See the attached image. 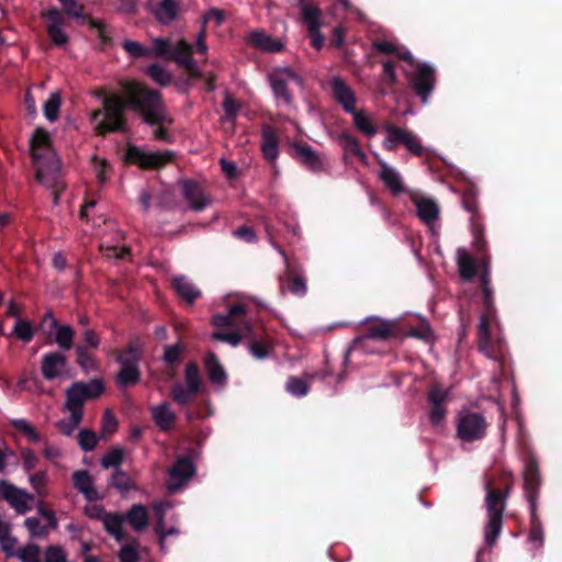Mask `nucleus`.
I'll list each match as a JSON object with an SVG mask.
<instances>
[{
    "instance_id": "9d476101",
    "label": "nucleus",
    "mask_w": 562,
    "mask_h": 562,
    "mask_svg": "<svg viewBox=\"0 0 562 562\" xmlns=\"http://www.w3.org/2000/svg\"><path fill=\"white\" fill-rule=\"evenodd\" d=\"M487 422L480 413H468L459 418L457 432L465 442L481 440L486 435Z\"/></svg>"
},
{
    "instance_id": "09e8293b",
    "label": "nucleus",
    "mask_w": 562,
    "mask_h": 562,
    "mask_svg": "<svg viewBox=\"0 0 562 562\" xmlns=\"http://www.w3.org/2000/svg\"><path fill=\"white\" fill-rule=\"evenodd\" d=\"M196 394V392L190 391L189 387L180 383L175 384L170 391L172 400L181 406H187Z\"/></svg>"
},
{
    "instance_id": "72a5a7b5",
    "label": "nucleus",
    "mask_w": 562,
    "mask_h": 562,
    "mask_svg": "<svg viewBox=\"0 0 562 562\" xmlns=\"http://www.w3.org/2000/svg\"><path fill=\"white\" fill-rule=\"evenodd\" d=\"M247 338L249 339L248 350L254 358L263 360L272 353L273 346L270 339L267 336L262 338L258 337L255 333L254 326L251 327V335Z\"/></svg>"
},
{
    "instance_id": "7c9ffc66",
    "label": "nucleus",
    "mask_w": 562,
    "mask_h": 562,
    "mask_svg": "<svg viewBox=\"0 0 562 562\" xmlns=\"http://www.w3.org/2000/svg\"><path fill=\"white\" fill-rule=\"evenodd\" d=\"M150 414L155 424L164 432L170 431L177 419L176 414L170 409L167 402L151 407Z\"/></svg>"
},
{
    "instance_id": "f03ea898",
    "label": "nucleus",
    "mask_w": 562,
    "mask_h": 562,
    "mask_svg": "<svg viewBox=\"0 0 562 562\" xmlns=\"http://www.w3.org/2000/svg\"><path fill=\"white\" fill-rule=\"evenodd\" d=\"M484 488L486 492L484 504L487 514L484 540L485 544L491 548L496 543L503 529V515L513 490V475L503 472L498 486H494L492 481H486Z\"/></svg>"
},
{
    "instance_id": "bf43d9fd",
    "label": "nucleus",
    "mask_w": 562,
    "mask_h": 562,
    "mask_svg": "<svg viewBox=\"0 0 562 562\" xmlns=\"http://www.w3.org/2000/svg\"><path fill=\"white\" fill-rule=\"evenodd\" d=\"M403 146L417 157H424L427 154V148L422 145L418 136L411 131L405 136Z\"/></svg>"
},
{
    "instance_id": "3c124183",
    "label": "nucleus",
    "mask_w": 562,
    "mask_h": 562,
    "mask_svg": "<svg viewBox=\"0 0 562 562\" xmlns=\"http://www.w3.org/2000/svg\"><path fill=\"white\" fill-rule=\"evenodd\" d=\"M11 426L22 432L29 441L36 443L41 440V435L38 431L25 419H13L11 422Z\"/></svg>"
},
{
    "instance_id": "79ce46f5",
    "label": "nucleus",
    "mask_w": 562,
    "mask_h": 562,
    "mask_svg": "<svg viewBox=\"0 0 562 562\" xmlns=\"http://www.w3.org/2000/svg\"><path fill=\"white\" fill-rule=\"evenodd\" d=\"M124 517L120 514H104L103 526L108 533L113 536L115 540L122 541L124 539L123 532Z\"/></svg>"
},
{
    "instance_id": "423d86ee",
    "label": "nucleus",
    "mask_w": 562,
    "mask_h": 562,
    "mask_svg": "<svg viewBox=\"0 0 562 562\" xmlns=\"http://www.w3.org/2000/svg\"><path fill=\"white\" fill-rule=\"evenodd\" d=\"M400 335L398 325L396 322L373 318L369 319L366 324V331L363 335L356 337L349 345L348 351L366 350L369 340H389Z\"/></svg>"
},
{
    "instance_id": "774afa93",
    "label": "nucleus",
    "mask_w": 562,
    "mask_h": 562,
    "mask_svg": "<svg viewBox=\"0 0 562 562\" xmlns=\"http://www.w3.org/2000/svg\"><path fill=\"white\" fill-rule=\"evenodd\" d=\"M406 335L422 339L424 341H428L432 336V330L427 323L422 322L418 324V326L411 327Z\"/></svg>"
},
{
    "instance_id": "20e7f679",
    "label": "nucleus",
    "mask_w": 562,
    "mask_h": 562,
    "mask_svg": "<svg viewBox=\"0 0 562 562\" xmlns=\"http://www.w3.org/2000/svg\"><path fill=\"white\" fill-rule=\"evenodd\" d=\"M247 306L243 303L233 304L226 314H215L212 316L211 324L215 327H231L232 331L215 330L212 339L224 341L233 347H237L243 338L251 335V323L245 316Z\"/></svg>"
},
{
    "instance_id": "338daca9",
    "label": "nucleus",
    "mask_w": 562,
    "mask_h": 562,
    "mask_svg": "<svg viewBox=\"0 0 562 562\" xmlns=\"http://www.w3.org/2000/svg\"><path fill=\"white\" fill-rule=\"evenodd\" d=\"M30 144L32 149L44 148L49 145V134L46 130L38 127L34 131Z\"/></svg>"
},
{
    "instance_id": "a18cd8bd",
    "label": "nucleus",
    "mask_w": 562,
    "mask_h": 562,
    "mask_svg": "<svg viewBox=\"0 0 562 562\" xmlns=\"http://www.w3.org/2000/svg\"><path fill=\"white\" fill-rule=\"evenodd\" d=\"M338 142L346 153L353 155L360 159L366 158V154L361 149L360 142L351 133L342 132L338 136Z\"/></svg>"
},
{
    "instance_id": "6e6d98bb",
    "label": "nucleus",
    "mask_w": 562,
    "mask_h": 562,
    "mask_svg": "<svg viewBox=\"0 0 562 562\" xmlns=\"http://www.w3.org/2000/svg\"><path fill=\"white\" fill-rule=\"evenodd\" d=\"M124 459V451L121 448H114L105 453L101 459V465L104 469H120Z\"/></svg>"
},
{
    "instance_id": "aec40b11",
    "label": "nucleus",
    "mask_w": 562,
    "mask_h": 562,
    "mask_svg": "<svg viewBox=\"0 0 562 562\" xmlns=\"http://www.w3.org/2000/svg\"><path fill=\"white\" fill-rule=\"evenodd\" d=\"M195 465L189 457H179L168 470V475L171 481L169 490L176 491L184 485L187 481L195 474Z\"/></svg>"
},
{
    "instance_id": "0eeeda50",
    "label": "nucleus",
    "mask_w": 562,
    "mask_h": 562,
    "mask_svg": "<svg viewBox=\"0 0 562 562\" xmlns=\"http://www.w3.org/2000/svg\"><path fill=\"white\" fill-rule=\"evenodd\" d=\"M63 5L65 13L71 18H75L81 24H86L90 30L94 31L100 40L102 48L112 45L113 40L108 30V25L100 20L93 19L92 16L83 13V5L77 0H58Z\"/></svg>"
},
{
    "instance_id": "f257e3e1",
    "label": "nucleus",
    "mask_w": 562,
    "mask_h": 562,
    "mask_svg": "<svg viewBox=\"0 0 562 562\" xmlns=\"http://www.w3.org/2000/svg\"><path fill=\"white\" fill-rule=\"evenodd\" d=\"M120 86L127 109L138 112L144 123L173 124V119L169 115L162 94L158 90L136 80H122Z\"/></svg>"
},
{
    "instance_id": "37998d69",
    "label": "nucleus",
    "mask_w": 562,
    "mask_h": 562,
    "mask_svg": "<svg viewBox=\"0 0 562 562\" xmlns=\"http://www.w3.org/2000/svg\"><path fill=\"white\" fill-rule=\"evenodd\" d=\"M477 192L473 186H467L462 191L461 203L463 209L471 213L472 223H476L479 216Z\"/></svg>"
},
{
    "instance_id": "f3484780",
    "label": "nucleus",
    "mask_w": 562,
    "mask_h": 562,
    "mask_svg": "<svg viewBox=\"0 0 562 562\" xmlns=\"http://www.w3.org/2000/svg\"><path fill=\"white\" fill-rule=\"evenodd\" d=\"M193 47L184 38L179 40L175 46H172L171 54L168 60L177 63L180 67L186 69L190 76L200 77L201 72L196 66L195 60L192 58Z\"/></svg>"
},
{
    "instance_id": "a19ab883",
    "label": "nucleus",
    "mask_w": 562,
    "mask_h": 562,
    "mask_svg": "<svg viewBox=\"0 0 562 562\" xmlns=\"http://www.w3.org/2000/svg\"><path fill=\"white\" fill-rule=\"evenodd\" d=\"M140 381L139 366H121L116 375V383L120 387H128Z\"/></svg>"
},
{
    "instance_id": "c9c22d12",
    "label": "nucleus",
    "mask_w": 562,
    "mask_h": 562,
    "mask_svg": "<svg viewBox=\"0 0 562 562\" xmlns=\"http://www.w3.org/2000/svg\"><path fill=\"white\" fill-rule=\"evenodd\" d=\"M116 357V361L120 366H138L143 350L138 340L130 341L126 347L122 350L113 351Z\"/></svg>"
},
{
    "instance_id": "e433bc0d",
    "label": "nucleus",
    "mask_w": 562,
    "mask_h": 562,
    "mask_svg": "<svg viewBox=\"0 0 562 562\" xmlns=\"http://www.w3.org/2000/svg\"><path fill=\"white\" fill-rule=\"evenodd\" d=\"M124 520H126L135 531H143L149 524L148 510L142 504H134L126 512Z\"/></svg>"
},
{
    "instance_id": "6e6552de",
    "label": "nucleus",
    "mask_w": 562,
    "mask_h": 562,
    "mask_svg": "<svg viewBox=\"0 0 562 562\" xmlns=\"http://www.w3.org/2000/svg\"><path fill=\"white\" fill-rule=\"evenodd\" d=\"M175 157L171 150L166 151H145L140 148L130 145L125 153L127 164L137 165L145 170H155L164 168Z\"/></svg>"
},
{
    "instance_id": "c03bdc74",
    "label": "nucleus",
    "mask_w": 562,
    "mask_h": 562,
    "mask_svg": "<svg viewBox=\"0 0 562 562\" xmlns=\"http://www.w3.org/2000/svg\"><path fill=\"white\" fill-rule=\"evenodd\" d=\"M385 131L387 136L384 139L383 146L390 151L394 150L398 144L403 145L404 138L408 133V130L397 127L393 124H387Z\"/></svg>"
},
{
    "instance_id": "a211bd4d",
    "label": "nucleus",
    "mask_w": 562,
    "mask_h": 562,
    "mask_svg": "<svg viewBox=\"0 0 562 562\" xmlns=\"http://www.w3.org/2000/svg\"><path fill=\"white\" fill-rule=\"evenodd\" d=\"M427 400L430 405L429 420L432 425H439L446 418L448 390L442 389L440 384H434L428 390Z\"/></svg>"
},
{
    "instance_id": "e2e57ef3",
    "label": "nucleus",
    "mask_w": 562,
    "mask_h": 562,
    "mask_svg": "<svg viewBox=\"0 0 562 562\" xmlns=\"http://www.w3.org/2000/svg\"><path fill=\"white\" fill-rule=\"evenodd\" d=\"M183 351L184 346L180 342L166 346L162 359L169 366L177 364L181 360Z\"/></svg>"
},
{
    "instance_id": "58836bf2",
    "label": "nucleus",
    "mask_w": 562,
    "mask_h": 562,
    "mask_svg": "<svg viewBox=\"0 0 562 562\" xmlns=\"http://www.w3.org/2000/svg\"><path fill=\"white\" fill-rule=\"evenodd\" d=\"M457 263L460 278L464 281H471L477 274V265L475 260L464 250L459 249Z\"/></svg>"
},
{
    "instance_id": "bb28decb",
    "label": "nucleus",
    "mask_w": 562,
    "mask_h": 562,
    "mask_svg": "<svg viewBox=\"0 0 562 562\" xmlns=\"http://www.w3.org/2000/svg\"><path fill=\"white\" fill-rule=\"evenodd\" d=\"M75 488L81 493L89 502L99 501L102 495L98 493L93 485V480L87 470H79L72 473Z\"/></svg>"
},
{
    "instance_id": "0e129e2a",
    "label": "nucleus",
    "mask_w": 562,
    "mask_h": 562,
    "mask_svg": "<svg viewBox=\"0 0 562 562\" xmlns=\"http://www.w3.org/2000/svg\"><path fill=\"white\" fill-rule=\"evenodd\" d=\"M472 231H473V247L476 250L477 254L483 255L482 258L485 255L486 251V240L483 238V227L479 223H472Z\"/></svg>"
},
{
    "instance_id": "49530a36",
    "label": "nucleus",
    "mask_w": 562,
    "mask_h": 562,
    "mask_svg": "<svg viewBox=\"0 0 562 562\" xmlns=\"http://www.w3.org/2000/svg\"><path fill=\"white\" fill-rule=\"evenodd\" d=\"M110 483L122 494L136 490V485L131 479V476L121 469L114 470L110 479Z\"/></svg>"
},
{
    "instance_id": "de8ad7c7",
    "label": "nucleus",
    "mask_w": 562,
    "mask_h": 562,
    "mask_svg": "<svg viewBox=\"0 0 562 562\" xmlns=\"http://www.w3.org/2000/svg\"><path fill=\"white\" fill-rule=\"evenodd\" d=\"M186 386L190 391L199 393L201 390V374L200 368L195 362H189L184 370Z\"/></svg>"
},
{
    "instance_id": "680f3d73",
    "label": "nucleus",
    "mask_w": 562,
    "mask_h": 562,
    "mask_svg": "<svg viewBox=\"0 0 562 562\" xmlns=\"http://www.w3.org/2000/svg\"><path fill=\"white\" fill-rule=\"evenodd\" d=\"M78 443L85 452H89L97 447L98 437L92 430L82 429L78 434Z\"/></svg>"
},
{
    "instance_id": "c85d7f7f",
    "label": "nucleus",
    "mask_w": 562,
    "mask_h": 562,
    "mask_svg": "<svg viewBox=\"0 0 562 562\" xmlns=\"http://www.w3.org/2000/svg\"><path fill=\"white\" fill-rule=\"evenodd\" d=\"M380 172L379 177L385 184V187L392 192L394 195H400L405 191L402 177L396 171L395 168L389 166L384 161H380Z\"/></svg>"
},
{
    "instance_id": "1a4fd4ad",
    "label": "nucleus",
    "mask_w": 562,
    "mask_h": 562,
    "mask_svg": "<svg viewBox=\"0 0 562 562\" xmlns=\"http://www.w3.org/2000/svg\"><path fill=\"white\" fill-rule=\"evenodd\" d=\"M411 88L414 93L426 104L435 88V69L428 64H416V68L408 75Z\"/></svg>"
},
{
    "instance_id": "b1692460",
    "label": "nucleus",
    "mask_w": 562,
    "mask_h": 562,
    "mask_svg": "<svg viewBox=\"0 0 562 562\" xmlns=\"http://www.w3.org/2000/svg\"><path fill=\"white\" fill-rule=\"evenodd\" d=\"M49 322V326L56 330L55 341L61 350H70L74 347L75 330L69 325H59L52 312L44 315L43 323Z\"/></svg>"
},
{
    "instance_id": "4468645a",
    "label": "nucleus",
    "mask_w": 562,
    "mask_h": 562,
    "mask_svg": "<svg viewBox=\"0 0 562 562\" xmlns=\"http://www.w3.org/2000/svg\"><path fill=\"white\" fill-rule=\"evenodd\" d=\"M495 315L482 313L477 326L479 350L490 359H498L501 355V342L494 341L491 337V322Z\"/></svg>"
},
{
    "instance_id": "052dcab7",
    "label": "nucleus",
    "mask_w": 562,
    "mask_h": 562,
    "mask_svg": "<svg viewBox=\"0 0 562 562\" xmlns=\"http://www.w3.org/2000/svg\"><path fill=\"white\" fill-rule=\"evenodd\" d=\"M13 334L22 341L29 342L33 339L34 328L29 321L19 318L15 322Z\"/></svg>"
},
{
    "instance_id": "c756f323",
    "label": "nucleus",
    "mask_w": 562,
    "mask_h": 562,
    "mask_svg": "<svg viewBox=\"0 0 562 562\" xmlns=\"http://www.w3.org/2000/svg\"><path fill=\"white\" fill-rule=\"evenodd\" d=\"M297 7L301 12L302 22L306 25L308 32L321 30L322 11L307 0H299Z\"/></svg>"
},
{
    "instance_id": "f8f14e48",
    "label": "nucleus",
    "mask_w": 562,
    "mask_h": 562,
    "mask_svg": "<svg viewBox=\"0 0 562 562\" xmlns=\"http://www.w3.org/2000/svg\"><path fill=\"white\" fill-rule=\"evenodd\" d=\"M269 81L274 97L286 104L293 101L288 81H293L299 86L303 85V79L292 68L285 67L269 75Z\"/></svg>"
},
{
    "instance_id": "603ef678",
    "label": "nucleus",
    "mask_w": 562,
    "mask_h": 562,
    "mask_svg": "<svg viewBox=\"0 0 562 562\" xmlns=\"http://www.w3.org/2000/svg\"><path fill=\"white\" fill-rule=\"evenodd\" d=\"M122 47L133 58L151 57L150 48L145 47L139 42L133 40H125L122 43Z\"/></svg>"
},
{
    "instance_id": "39448f33",
    "label": "nucleus",
    "mask_w": 562,
    "mask_h": 562,
    "mask_svg": "<svg viewBox=\"0 0 562 562\" xmlns=\"http://www.w3.org/2000/svg\"><path fill=\"white\" fill-rule=\"evenodd\" d=\"M127 105L119 94L105 95L102 100V108L91 113V120L97 122L95 134L104 136L108 133L125 132L127 120L125 110Z\"/></svg>"
},
{
    "instance_id": "9b49d317",
    "label": "nucleus",
    "mask_w": 562,
    "mask_h": 562,
    "mask_svg": "<svg viewBox=\"0 0 562 562\" xmlns=\"http://www.w3.org/2000/svg\"><path fill=\"white\" fill-rule=\"evenodd\" d=\"M104 392V383L101 379H92L88 382L76 381L66 390V397L74 405L83 406L87 400L100 397Z\"/></svg>"
},
{
    "instance_id": "5701e85b",
    "label": "nucleus",
    "mask_w": 562,
    "mask_h": 562,
    "mask_svg": "<svg viewBox=\"0 0 562 562\" xmlns=\"http://www.w3.org/2000/svg\"><path fill=\"white\" fill-rule=\"evenodd\" d=\"M68 363L67 357L59 351L47 352L42 357L41 371L45 380L53 381L63 375Z\"/></svg>"
},
{
    "instance_id": "864d4df0",
    "label": "nucleus",
    "mask_w": 562,
    "mask_h": 562,
    "mask_svg": "<svg viewBox=\"0 0 562 562\" xmlns=\"http://www.w3.org/2000/svg\"><path fill=\"white\" fill-rule=\"evenodd\" d=\"M146 74L158 85L165 87L171 82L170 74L159 64L155 63L147 67Z\"/></svg>"
},
{
    "instance_id": "4d7b16f0",
    "label": "nucleus",
    "mask_w": 562,
    "mask_h": 562,
    "mask_svg": "<svg viewBox=\"0 0 562 562\" xmlns=\"http://www.w3.org/2000/svg\"><path fill=\"white\" fill-rule=\"evenodd\" d=\"M24 526L32 538H46L48 535V524L46 526L42 525L36 517L26 518L24 520Z\"/></svg>"
},
{
    "instance_id": "2f4dec72",
    "label": "nucleus",
    "mask_w": 562,
    "mask_h": 562,
    "mask_svg": "<svg viewBox=\"0 0 562 562\" xmlns=\"http://www.w3.org/2000/svg\"><path fill=\"white\" fill-rule=\"evenodd\" d=\"M180 4L177 0H160L153 9L155 18L165 25L178 19Z\"/></svg>"
},
{
    "instance_id": "a878e982",
    "label": "nucleus",
    "mask_w": 562,
    "mask_h": 562,
    "mask_svg": "<svg viewBox=\"0 0 562 562\" xmlns=\"http://www.w3.org/2000/svg\"><path fill=\"white\" fill-rule=\"evenodd\" d=\"M261 151L263 158L269 162H274L279 157V135L268 124L261 127Z\"/></svg>"
},
{
    "instance_id": "2eb2a0df",
    "label": "nucleus",
    "mask_w": 562,
    "mask_h": 562,
    "mask_svg": "<svg viewBox=\"0 0 562 562\" xmlns=\"http://www.w3.org/2000/svg\"><path fill=\"white\" fill-rule=\"evenodd\" d=\"M278 250L281 254V256L284 258L285 266H286L284 274L282 277H280L281 291L283 293L290 292L296 296H304L307 292L306 279L304 278V276L301 272L296 271V269H294L291 266V263L289 262V259L285 255V251L280 248Z\"/></svg>"
},
{
    "instance_id": "4c0bfd02",
    "label": "nucleus",
    "mask_w": 562,
    "mask_h": 562,
    "mask_svg": "<svg viewBox=\"0 0 562 562\" xmlns=\"http://www.w3.org/2000/svg\"><path fill=\"white\" fill-rule=\"evenodd\" d=\"M418 217L426 224H431L439 217L438 204L428 198H414Z\"/></svg>"
},
{
    "instance_id": "6ab92c4d",
    "label": "nucleus",
    "mask_w": 562,
    "mask_h": 562,
    "mask_svg": "<svg viewBox=\"0 0 562 562\" xmlns=\"http://www.w3.org/2000/svg\"><path fill=\"white\" fill-rule=\"evenodd\" d=\"M181 193L188 202L189 207L195 212L203 211L210 205L211 200L205 195L204 190L200 183L194 180L186 179L180 182Z\"/></svg>"
},
{
    "instance_id": "13d9d810",
    "label": "nucleus",
    "mask_w": 562,
    "mask_h": 562,
    "mask_svg": "<svg viewBox=\"0 0 562 562\" xmlns=\"http://www.w3.org/2000/svg\"><path fill=\"white\" fill-rule=\"evenodd\" d=\"M61 99L58 93H52L48 100L44 103L43 111L45 117L54 122L58 117Z\"/></svg>"
},
{
    "instance_id": "473e14b6",
    "label": "nucleus",
    "mask_w": 562,
    "mask_h": 562,
    "mask_svg": "<svg viewBox=\"0 0 562 562\" xmlns=\"http://www.w3.org/2000/svg\"><path fill=\"white\" fill-rule=\"evenodd\" d=\"M249 42L256 48L268 53H279L284 48L280 40L268 35L263 31H252L249 35Z\"/></svg>"
},
{
    "instance_id": "8fccbe9b",
    "label": "nucleus",
    "mask_w": 562,
    "mask_h": 562,
    "mask_svg": "<svg viewBox=\"0 0 562 562\" xmlns=\"http://www.w3.org/2000/svg\"><path fill=\"white\" fill-rule=\"evenodd\" d=\"M285 389L293 396L303 397L310 392V384L304 379L289 376Z\"/></svg>"
},
{
    "instance_id": "dca6fc26",
    "label": "nucleus",
    "mask_w": 562,
    "mask_h": 562,
    "mask_svg": "<svg viewBox=\"0 0 562 562\" xmlns=\"http://www.w3.org/2000/svg\"><path fill=\"white\" fill-rule=\"evenodd\" d=\"M42 18L47 20L46 31L49 40L56 46H63L68 43L69 36L64 31L66 19L57 8H49L41 13Z\"/></svg>"
},
{
    "instance_id": "5fc2aeb1",
    "label": "nucleus",
    "mask_w": 562,
    "mask_h": 562,
    "mask_svg": "<svg viewBox=\"0 0 562 562\" xmlns=\"http://www.w3.org/2000/svg\"><path fill=\"white\" fill-rule=\"evenodd\" d=\"M150 50L151 57H161L168 60L172 50L171 41L167 37H156Z\"/></svg>"
},
{
    "instance_id": "69168bd1",
    "label": "nucleus",
    "mask_w": 562,
    "mask_h": 562,
    "mask_svg": "<svg viewBox=\"0 0 562 562\" xmlns=\"http://www.w3.org/2000/svg\"><path fill=\"white\" fill-rule=\"evenodd\" d=\"M30 484L35 490V492L40 496H44L46 494L45 485L47 482V475L44 471H38L30 475L29 477Z\"/></svg>"
},
{
    "instance_id": "7ed1b4c3",
    "label": "nucleus",
    "mask_w": 562,
    "mask_h": 562,
    "mask_svg": "<svg viewBox=\"0 0 562 562\" xmlns=\"http://www.w3.org/2000/svg\"><path fill=\"white\" fill-rule=\"evenodd\" d=\"M541 476L539 462L536 456L529 454L524 465V494L529 507V535L528 540L538 546L543 544V526L538 514V501L540 495Z\"/></svg>"
},
{
    "instance_id": "4be33fe9",
    "label": "nucleus",
    "mask_w": 562,
    "mask_h": 562,
    "mask_svg": "<svg viewBox=\"0 0 562 562\" xmlns=\"http://www.w3.org/2000/svg\"><path fill=\"white\" fill-rule=\"evenodd\" d=\"M292 157L301 165L313 172H319L323 169V164L318 153L313 149L311 145L303 142H294L292 144Z\"/></svg>"
},
{
    "instance_id": "cd10ccee",
    "label": "nucleus",
    "mask_w": 562,
    "mask_h": 562,
    "mask_svg": "<svg viewBox=\"0 0 562 562\" xmlns=\"http://www.w3.org/2000/svg\"><path fill=\"white\" fill-rule=\"evenodd\" d=\"M171 285L177 295L189 305L201 296V291L186 276L175 277Z\"/></svg>"
},
{
    "instance_id": "ea45409f",
    "label": "nucleus",
    "mask_w": 562,
    "mask_h": 562,
    "mask_svg": "<svg viewBox=\"0 0 562 562\" xmlns=\"http://www.w3.org/2000/svg\"><path fill=\"white\" fill-rule=\"evenodd\" d=\"M76 362L85 373L98 370V362L94 356L88 350L87 346L77 345L75 347Z\"/></svg>"
},
{
    "instance_id": "ddd939ff",
    "label": "nucleus",
    "mask_w": 562,
    "mask_h": 562,
    "mask_svg": "<svg viewBox=\"0 0 562 562\" xmlns=\"http://www.w3.org/2000/svg\"><path fill=\"white\" fill-rule=\"evenodd\" d=\"M0 498L8 502L18 514L24 515L31 510L29 502L34 501V495L16 487L9 481L0 480Z\"/></svg>"
},
{
    "instance_id": "412c9836",
    "label": "nucleus",
    "mask_w": 562,
    "mask_h": 562,
    "mask_svg": "<svg viewBox=\"0 0 562 562\" xmlns=\"http://www.w3.org/2000/svg\"><path fill=\"white\" fill-rule=\"evenodd\" d=\"M331 94L335 101L346 113L353 112L357 103V97L351 87L341 77H334L330 82Z\"/></svg>"
},
{
    "instance_id": "f704fd0d",
    "label": "nucleus",
    "mask_w": 562,
    "mask_h": 562,
    "mask_svg": "<svg viewBox=\"0 0 562 562\" xmlns=\"http://www.w3.org/2000/svg\"><path fill=\"white\" fill-rule=\"evenodd\" d=\"M352 115L353 126L368 138H372L378 133V126L373 119L363 109H355Z\"/></svg>"
},
{
    "instance_id": "393cba45",
    "label": "nucleus",
    "mask_w": 562,
    "mask_h": 562,
    "mask_svg": "<svg viewBox=\"0 0 562 562\" xmlns=\"http://www.w3.org/2000/svg\"><path fill=\"white\" fill-rule=\"evenodd\" d=\"M204 368L211 384L218 386H225L227 384L228 375L215 352H206L204 357Z\"/></svg>"
}]
</instances>
